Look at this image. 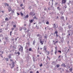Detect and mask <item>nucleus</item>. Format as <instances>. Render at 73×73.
Masks as SVG:
<instances>
[{
  "instance_id": "1",
  "label": "nucleus",
  "mask_w": 73,
  "mask_h": 73,
  "mask_svg": "<svg viewBox=\"0 0 73 73\" xmlns=\"http://www.w3.org/2000/svg\"><path fill=\"white\" fill-rule=\"evenodd\" d=\"M10 61L11 62H12V63L11 64H12V67H11V69H12L13 68H14V66H15V62H13V60H12V59H10Z\"/></svg>"
},
{
  "instance_id": "2",
  "label": "nucleus",
  "mask_w": 73,
  "mask_h": 73,
  "mask_svg": "<svg viewBox=\"0 0 73 73\" xmlns=\"http://www.w3.org/2000/svg\"><path fill=\"white\" fill-rule=\"evenodd\" d=\"M5 40L6 42H7L8 41V35H6L5 37Z\"/></svg>"
},
{
  "instance_id": "3",
  "label": "nucleus",
  "mask_w": 73,
  "mask_h": 73,
  "mask_svg": "<svg viewBox=\"0 0 73 73\" xmlns=\"http://www.w3.org/2000/svg\"><path fill=\"white\" fill-rule=\"evenodd\" d=\"M35 13H34L33 14V12H30L29 13V15L30 16H33L34 15H35Z\"/></svg>"
},
{
  "instance_id": "4",
  "label": "nucleus",
  "mask_w": 73,
  "mask_h": 73,
  "mask_svg": "<svg viewBox=\"0 0 73 73\" xmlns=\"http://www.w3.org/2000/svg\"><path fill=\"white\" fill-rule=\"evenodd\" d=\"M58 29L60 31H63V28H62V27L61 26H60V27H58Z\"/></svg>"
},
{
  "instance_id": "5",
  "label": "nucleus",
  "mask_w": 73,
  "mask_h": 73,
  "mask_svg": "<svg viewBox=\"0 0 73 73\" xmlns=\"http://www.w3.org/2000/svg\"><path fill=\"white\" fill-rule=\"evenodd\" d=\"M52 65H56V61H52Z\"/></svg>"
},
{
  "instance_id": "6",
  "label": "nucleus",
  "mask_w": 73,
  "mask_h": 73,
  "mask_svg": "<svg viewBox=\"0 0 73 73\" xmlns=\"http://www.w3.org/2000/svg\"><path fill=\"white\" fill-rule=\"evenodd\" d=\"M60 19L63 20L64 21H65V19L64 18V17L63 16L61 17H60Z\"/></svg>"
},
{
  "instance_id": "7",
  "label": "nucleus",
  "mask_w": 73,
  "mask_h": 73,
  "mask_svg": "<svg viewBox=\"0 0 73 73\" xmlns=\"http://www.w3.org/2000/svg\"><path fill=\"white\" fill-rule=\"evenodd\" d=\"M61 66L62 67V68H65L66 67V66H65V64L63 63L61 65Z\"/></svg>"
},
{
  "instance_id": "8",
  "label": "nucleus",
  "mask_w": 73,
  "mask_h": 73,
  "mask_svg": "<svg viewBox=\"0 0 73 73\" xmlns=\"http://www.w3.org/2000/svg\"><path fill=\"white\" fill-rule=\"evenodd\" d=\"M45 52H46V54H47V53H48V56H49V53H50V52L49 51H48L47 50H46V51H45Z\"/></svg>"
},
{
  "instance_id": "9",
  "label": "nucleus",
  "mask_w": 73,
  "mask_h": 73,
  "mask_svg": "<svg viewBox=\"0 0 73 73\" xmlns=\"http://www.w3.org/2000/svg\"><path fill=\"white\" fill-rule=\"evenodd\" d=\"M73 32V31L71 30H69L67 31V32L68 33H71V32Z\"/></svg>"
},
{
  "instance_id": "10",
  "label": "nucleus",
  "mask_w": 73,
  "mask_h": 73,
  "mask_svg": "<svg viewBox=\"0 0 73 73\" xmlns=\"http://www.w3.org/2000/svg\"><path fill=\"white\" fill-rule=\"evenodd\" d=\"M40 43L41 44V45H43V44H44V43H43V42L42 41V40H41V39H40Z\"/></svg>"
},
{
  "instance_id": "11",
  "label": "nucleus",
  "mask_w": 73,
  "mask_h": 73,
  "mask_svg": "<svg viewBox=\"0 0 73 73\" xmlns=\"http://www.w3.org/2000/svg\"><path fill=\"white\" fill-rule=\"evenodd\" d=\"M68 28L69 29H71L72 28V26L71 25H68Z\"/></svg>"
},
{
  "instance_id": "12",
  "label": "nucleus",
  "mask_w": 73,
  "mask_h": 73,
  "mask_svg": "<svg viewBox=\"0 0 73 73\" xmlns=\"http://www.w3.org/2000/svg\"><path fill=\"white\" fill-rule=\"evenodd\" d=\"M56 24H54L53 25V28H54L55 29H56Z\"/></svg>"
},
{
  "instance_id": "13",
  "label": "nucleus",
  "mask_w": 73,
  "mask_h": 73,
  "mask_svg": "<svg viewBox=\"0 0 73 73\" xmlns=\"http://www.w3.org/2000/svg\"><path fill=\"white\" fill-rule=\"evenodd\" d=\"M62 3L65 4L66 3V0H62Z\"/></svg>"
},
{
  "instance_id": "14",
  "label": "nucleus",
  "mask_w": 73,
  "mask_h": 73,
  "mask_svg": "<svg viewBox=\"0 0 73 73\" xmlns=\"http://www.w3.org/2000/svg\"><path fill=\"white\" fill-rule=\"evenodd\" d=\"M20 46H21V47L19 48V51H21V48H23V47H22V46H21V45Z\"/></svg>"
},
{
  "instance_id": "15",
  "label": "nucleus",
  "mask_w": 73,
  "mask_h": 73,
  "mask_svg": "<svg viewBox=\"0 0 73 73\" xmlns=\"http://www.w3.org/2000/svg\"><path fill=\"white\" fill-rule=\"evenodd\" d=\"M58 69H59V70H60L61 69V70H62V71H64V69H63V68H59Z\"/></svg>"
},
{
  "instance_id": "16",
  "label": "nucleus",
  "mask_w": 73,
  "mask_h": 73,
  "mask_svg": "<svg viewBox=\"0 0 73 73\" xmlns=\"http://www.w3.org/2000/svg\"><path fill=\"white\" fill-rule=\"evenodd\" d=\"M8 11H9V12H11V7H10L9 9H8Z\"/></svg>"
},
{
  "instance_id": "17",
  "label": "nucleus",
  "mask_w": 73,
  "mask_h": 73,
  "mask_svg": "<svg viewBox=\"0 0 73 73\" xmlns=\"http://www.w3.org/2000/svg\"><path fill=\"white\" fill-rule=\"evenodd\" d=\"M8 57L9 58V59H10L11 58H12V57H11V54H9V56Z\"/></svg>"
},
{
  "instance_id": "18",
  "label": "nucleus",
  "mask_w": 73,
  "mask_h": 73,
  "mask_svg": "<svg viewBox=\"0 0 73 73\" xmlns=\"http://www.w3.org/2000/svg\"><path fill=\"white\" fill-rule=\"evenodd\" d=\"M14 35H16V36H17L18 35V33H17V32H15Z\"/></svg>"
},
{
  "instance_id": "19",
  "label": "nucleus",
  "mask_w": 73,
  "mask_h": 73,
  "mask_svg": "<svg viewBox=\"0 0 73 73\" xmlns=\"http://www.w3.org/2000/svg\"><path fill=\"white\" fill-rule=\"evenodd\" d=\"M28 46H27V45H26V46L25 47V49H28Z\"/></svg>"
},
{
  "instance_id": "20",
  "label": "nucleus",
  "mask_w": 73,
  "mask_h": 73,
  "mask_svg": "<svg viewBox=\"0 0 73 73\" xmlns=\"http://www.w3.org/2000/svg\"><path fill=\"white\" fill-rule=\"evenodd\" d=\"M55 34V33L56 35H57V34H58V31H55V32L54 33Z\"/></svg>"
},
{
  "instance_id": "21",
  "label": "nucleus",
  "mask_w": 73,
  "mask_h": 73,
  "mask_svg": "<svg viewBox=\"0 0 73 73\" xmlns=\"http://www.w3.org/2000/svg\"><path fill=\"white\" fill-rule=\"evenodd\" d=\"M57 9L59 10V11H60L61 10V8H60V6H59L58 7H57Z\"/></svg>"
},
{
  "instance_id": "22",
  "label": "nucleus",
  "mask_w": 73,
  "mask_h": 73,
  "mask_svg": "<svg viewBox=\"0 0 73 73\" xmlns=\"http://www.w3.org/2000/svg\"><path fill=\"white\" fill-rule=\"evenodd\" d=\"M25 17V18H28V17H29V16L28 15H27Z\"/></svg>"
},
{
  "instance_id": "23",
  "label": "nucleus",
  "mask_w": 73,
  "mask_h": 73,
  "mask_svg": "<svg viewBox=\"0 0 73 73\" xmlns=\"http://www.w3.org/2000/svg\"><path fill=\"white\" fill-rule=\"evenodd\" d=\"M33 45H35V40H34L33 41Z\"/></svg>"
},
{
  "instance_id": "24",
  "label": "nucleus",
  "mask_w": 73,
  "mask_h": 73,
  "mask_svg": "<svg viewBox=\"0 0 73 73\" xmlns=\"http://www.w3.org/2000/svg\"><path fill=\"white\" fill-rule=\"evenodd\" d=\"M5 59L6 60V61H8V60H9V59L8 58H5Z\"/></svg>"
},
{
  "instance_id": "25",
  "label": "nucleus",
  "mask_w": 73,
  "mask_h": 73,
  "mask_svg": "<svg viewBox=\"0 0 73 73\" xmlns=\"http://www.w3.org/2000/svg\"><path fill=\"white\" fill-rule=\"evenodd\" d=\"M45 47V46H44V50H45V51H46V48Z\"/></svg>"
},
{
  "instance_id": "26",
  "label": "nucleus",
  "mask_w": 73,
  "mask_h": 73,
  "mask_svg": "<svg viewBox=\"0 0 73 73\" xmlns=\"http://www.w3.org/2000/svg\"><path fill=\"white\" fill-rule=\"evenodd\" d=\"M31 28V23H29V25H28V28L29 29Z\"/></svg>"
},
{
  "instance_id": "27",
  "label": "nucleus",
  "mask_w": 73,
  "mask_h": 73,
  "mask_svg": "<svg viewBox=\"0 0 73 73\" xmlns=\"http://www.w3.org/2000/svg\"><path fill=\"white\" fill-rule=\"evenodd\" d=\"M29 21L31 23H33V19Z\"/></svg>"
},
{
  "instance_id": "28",
  "label": "nucleus",
  "mask_w": 73,
  "mask_h": 73,
  "mask_svg": "<svg viewBox=\"0 0 73 73\" xmlns=\"http://www.w3.org/2000/svg\"><path fill=\"white\" fill-rule=\"evenodd\" d=\"M5 21H8L9 20V19L7 17H6V19H5Z\"/></svg>"
},
{
  "instance_id": "29",
  "label": "nucleus",
  "mask_w": 73,
  "mask_h": 73,
  "mask_svg": "<svg viewBox=\"0 0 73 73\" xmlns=\"http://www.w3.org/2000/svg\"><path fill=\"white\" fill-rule=\"evenodd\" d=\"M2 32H3V30L2 29H0V33H2Z\"/></svg>"
},
{
  "instance_id": "30",
  "label": "nucleus",
  "mask_w": 73,
  "mask_h": 73,
  "mask_svg": "<svg viewBox=\"0 0 73 73\" xmlns=\"http://www.w3.org/2000/svg\"><path fill=\"white\" fill-rule=\"evenodd\" d=\"M57 68H59L60 67V65L59 64H58L56 65V66Z\"/></svg>"
},
{
  "instance_id": "31",
  "label": "nucleus",
  "mask_w": 73,
  "mask_h": 73,
  "mask_svg": "<svg viewBox=\"0 0 73 73\" xmlns=\"http://www.w3.org/2000/svg\"><path fill=\"white\" fill-rule=\"evenodd\" d=\"M19 29H20V31H21L22 29H23V27H20L19 28Z\"/></svg>"
},
{
  "instance_id": "32",
  "label": "nucleus",
  "mask_w": 73,
  "mask_h": 73,
  "mask_svg": "<svg viewBox=\"0 0 73 73\" xmlns=\"http://www.w3.org/2000/svg\"><path fill=\"white\" fill-rule=\"evenodd\" d=\"M56 43H58V41H56L54 43V45H56Z\"/></svg>"
},
{
  "instance_id": "33",
  "label": "nucleus",
  "mask_w": 73,
  "mask_h": 73,
  "mask_svg": "<svg viewBox=\"0 0 73 73\" xmlns=\"http://www.w3.org/2000/svg\"><path fill=\"white\" fill-rule=\"evenodd\" d=\"M63 40H64V37H62V38L61 39V42H63Z\"/></svg>"
},
{
  "instance_id": "34",
  "label": "nucleus",
  "mask_w": 73,
  "mask_h": 73,
  "mask_svg": "<svg viewBox=\"0 0 73 73\" xmlns=\"http://www.w3.org/2000/svg\"><path fill=\"white\" fill-rule=\"evenodd\" d=\"M35 58H34V57H33V60L34 61V62H35Z\"/></svg>"
},
{
  "instance_id": "35",
  "label": "nucleus",
  "mask_w": 73,
  "mask_h": 73,
  "mask_svg": "<svg viewBox=\"0 0 73 73\" xmlns=\"http://www.w3.org/2000/svg\"><path fill=\"white\" fill-rule=\"evenodd\" d=\"M68 72H69H69H70V71H68V70H66V72L65 73H68Z\"/></svg>"
},
{
  "instance_id": "36",
  "label": "nucleus",
  "mask_w": 73,
  "mask_h": 73,
  "mask_svg": "<svg viewBox=\"0 0 73 73\" xmlns=\"http://www.w3.org/2000/svg\"><path fill=\"white\" fill-rule=\"evenodd\" d=\"M0 56H1V57H2V58H3V54H0Z\"/></svg>"
},
{
  "instance_id": "37",
  "label": "nucleus",
  "mask_w": 73,
  "mask_h": 73,
  "mask_svg": "<svg viewBox=\"0 0 73 73\" xmlns=\"http://www.w3.org/2000/svg\"><path fill=\"white\" fill-rule=\"evenodd\" d=\"M37 37H40V36H41V35L39 34H38L36 35Z\"/></svg>"
},
{
  "instance_id": "38",
  "label": "nucleus",
  "mask_w": 73,
  "mask_h": 73,
  "mask_svg": "<svg viewBox=\"0 0 73 73\" xmlns=\"http://www.w3.org/2000/svg\"><path fill=\"white\" fill-rule=\"evenodd\" d=\"M57 50H55V54H57Z\"/></svg>"
},
{
  "instance_id": "39",
  "label": "nucleus",
  "mask_w": 73,
  "mask_h": 73,
  "mask_svg": "<svg viewBox=\"0 0 73 73\" xmlns=\"http://www.w3.org/2000/svg\"><path fill=\"white\" fill-rule=\"evenodd\" d=\"M46 24H49V21H47L46 23Z\"/></svg>"
},
{
  "instance_id": "40",
  "label": "nucleus",
  "mask_w": 73,
  "mask_h": 73,
  "mask_svg": "<svg viewBox=\"0 0 73 73\" xmlns=\"http://www.w3.org/2000/svg\"><path fill=\"white\" fill-rule=\"evenodd\" d=\"M58 36H59V35H58V34H56V36L57 38V37H58Z\"/></svg>"
},
{
  "instance_id": "41",
  "label": "nucleus",
  "mask_w": 73,
  "mask_h": 73,
  "mask_svg": "<svg viewBox=\"0 0 73 73\" xmlns=\"http://www.w3.org/2000/svg\"><path fill=\"white\" fill-rule=\"evenodd\" d=\"M42 66V64L41 63L40 64V67H41Z\"/></svg>"
},
{
  "instance_id": "42",
  "label": "nucleus",
  "mask_w": 73,
  "mask_h": 73,
  "mask_svg": "<svg viewBox=\"0 0 73 73\" xmlns=\"http://www.w3.org/2000/svg\"><path fill=\"white\" fill-rule=\"evenodd\" d=\"M58 53H61V51L60 50H58Z\"/></svg>"
},
{
  "instance_id": "43",
  "label": "nucleus",
  "mask_w": 73,
  "mask_h": 73,
  "mask_svg": "<svg viewBox=\"0 0 73 73\" xmlns=\"http://www.w3.org/2000/svg\"><path fill=\"white\" fill-rule=\"evenodd\" d=\"M44 38L45 39L46 38H47V36H44Z\"/></svg>"
},
{
  "instance_id": "44",
  "label": "nucleus",
  "mask_w": 73,
  "mask_h": 73,
  "mask_svg": "<svg viewBox=\"0 0 73 73\" xmlns=\"http://www.w3.org/2000/svg\"><path fill=\"white\" fill-rule=\"evenodd\" d=\"M55 5H57V4H58V3L57 2H55Z\"/></svg>"
},
{
  "instance_id": "45",
  "label": "nucleus",
  "mask_w": 73,
  "mask_h": 73,
  "mask_svg": "<svg viewBox=\"0 0 73 73\" xmlns=\"http://www.w3.org/2000/svg\"><path fill=\"white\" fill-rule=\"evenodd\" d=\"M17 53L18 54V55H19L20 54V53L19 52H18Z\"/></svg>"
},
{
  "instance_id": "46",
  "label": "nucleus",
  "mask_w": 73,
  "mask_h": 73,
  "mask_svg": "<svg viewBox=\"0 0 73 73\" xmlns=\"http://www.w3.org/2000/svg\"><path fill=\"white\" fill-rule=\"evenodd\" d=\"M70 72H72V68H70Z\"/></svg>"
},
{
  "instance_id": "47",
  "label": "nucleus",
  "mask_w": 73,
  "mask_h": 73,
  "mask_svg": "<svg viewBox=\"0 0 73 73\" xmlns=\"http://www.w3.org/2000/svg\"><path fill=\"white\" fill-rule=\"evenodd\" d=\"M29 51H31L32 50V48H30L29 49Z\"/></svg>"
},
{
  "instance_id": "48",
  "label": "nucleus",
  "mask_w": 73,
  "mask_h": 73,
  "mask_svg": "<svg viewBox=\"0 0 73 73\" xmlns=\"http://www.w3.org/2000/svg\"><path fill=\"white\" fill-rule=\"evenodd\" d=\"M21 52H23V47H22L21 48Z\"/></svg>"
},
{
  "instance_id": "49",
  "label": "nucleus",
  "mask_w": 73,
  "mask_h": 73,
  "mask_svg": "<svg viewBox=\"0 0 73 73\" xmlns=\"http://www.w3.org/2000/svg\"><path fill=\"white\" fill-rule=\"evenodd\" d=\"M20 7H21V8L22 7V6H23V4H21V5H20Z\"/></svg>"
},
{
  "instance_id": "50",
  "label": "nucleus",
  "mask_w": 73,
  "mask_h": 73,
  "mask_svg": "<svg viewBox=\"0 0 73 73\" xmlns=\"http://www.w3.org/2000/svg\"><path fill=\"white\" fill-rule=\"evenodd\" d=\"M11 11H12L11 13H14V12H15V11L13 10Z\"/></svg>"
},
{
  "instance_id": "51",
  "label": "nucleus",
  "mask_w": 73,
  "mask_h": 73,
  "mask_svg": "<svg viewBox=\"0 0 73 73\" xmlns=\"http://www.w3.org/2000/svg\"><path fill=\"white\" fill-rule=\"evenodd\" d=\"M28 9H32V7H31V6H30L28 8Z\"/></svg>"
},
{
  "instance_id": "52",
  "label": "nucleus",
  "mask_w": 73,
  "mask_h": 73,
  "mask_svg": "<svg viewBox=\"0 0 73 73\" xmlns=\"http://www.w3.org/2000/svg\"><path fill=\"white\" fill-rule=\"evenodd\" d=\"M61 60V59L59 58L58 59V61H60Z\"/></svg>"
},
{
  "instance_id": "53",
  "label": "nucleus",
  "mask_w": 73,
  "mask_h": 73,
  "mask_svg": "<svg viewBox=\"0 0 73 73\" xmlns=\"http://www.w3.org/2000/svg\"><path fill=\"white\" fill-rule=\"evenodd\" d=\"M12 33V31H10V36H11V34Z\"/></svg>"
},
{
  "instance_id": "54",
  "label": "nucleus",
  "mask_w": 73,
  "mask_h": 73,
  "mask_svg": "<svg viewBox=\"0 0 73 73\" xmlns=\"http://www.w3.org/2000/svg\"><path fill=\"white\" fill-rule=\"evenodd\" d=\"M27 45H29V43H28V42H27Z\"/></svg>"
},
{
  "instance_id": "55",
  "label": "nucleus",
  "mask_w": 73,
  "mask_h": 73,
  "mask_svg": "<svg viewBox=\"0 0 73 73\" xmlns=\"http://www.w3.org/2000/svg\"><path fill=\"white\" fill-rule=\"evenodd\" d=\"M13 27H14V28H16V25H13Z\"/></svg>"
},
{
  "instance_id": "56",
  "label": "nucleus",
  "mask_w": 73,
  "mask_h": 73,
  "mask_svg": "<svg viewBox=\"0 0 73 73\" xmlns=\"http://www.w3.org/2000/svg\"><path fill=\"white\" fill-rule=\"evenodd\" d=\"M46 10H47V9H46V8H45L44 9V11H46Z\"/></svg>"
},
{
  "instance_id": "57",
  "label": "nucleus",
  "mask_w": 73,
  "mask_h": 73,
  "mask_svg": "<svg viewBox=\"0 0 73 73\" xmlns=\"http://www.w3.org/2000/svg\"><path fill=\"white\" fill-rule=\"evenodd\" d=\"M5 6L6 7V6H7V3H5Z\"/></svg>"
},
{
  "instance_id": "58",
  "label": "nucleus",
  "mask_w": 73,
  "mask_h": 73,
  "mask_svg": "<svg viewBox=\"0 0 73 73\" xmlns=\"http://www.w3.org/2000/svg\"><path fill=\"white\" fill-rule=\"evenodd\" d=\"M8 28H5V30H6V31H7V30H8Z\"/></svg>"
},
{
  "instance_id": "59",
  "label": "nucleus",
  "mask_w": 73,
  "mask_h": 73,
  "mask_svg": "<svg viewBox=\"0 0 73 73\" xmlns=\"http://www.w3.org/2000/svg\"><path fill=\"white\" fill-rule=\"evenodd\" d=\"M21 13V16H23V13Z\"/></svg>"
},
{
  "instance_id": "60",
  "label": "nucleus",
  "mask_w": 73,
  "mask_h": 73,
  "mask_svg": "<svg viewBox=\"0 0 73 73\" xmlns=\"http://www.w3.org/2000/svg\"><path fill=\"white\" fill-rule=\"evenodd\" d=\"M11 30L13 31V30H14V28H11Z\"/></svg>"
},
{
  "instance_id": "61",
  "label": "nucleus",
  "mask_w": 73,
  "mask_h": 73,
  "mask_svg": "<svg viewBox=\"0 0 73 73\" xmlns=\"http://www.w3.org/2000/svg\"><path fill=\"white\" fill-rule=\"evenodd\" d=\"M4 45H5V44H6V42H5V41H4Z\"/></svg>"
},
{
  "instance_id": "62",
  "label": "nucleus",
  "mask_w": 73,
  "mask_h": 73,
  "mask_svg": "<svg viewBox=\"0 0 73 73\" xmlns=\"http://www.w3.org/2000/svg\"><path fill=\"white\" fill-rule=\"evenodd\" d=\"M64 8H66V6H65L64 7Z\"/></svg>"
},
{
  "instance_id": "63",
  "label": "nucleus",
  "mask_w": 73,
  "mask_h": 73,
  "mask_svg": "<svg viewBox=\"0 0 73 73\" xmlns=\"http://www.w3.org/2000/svg\"><path fill=\"white\" fill-rule=\"evenodd\" d=\"M17 15H20V14L18 13H17Z\"/></svg>"
},
{
  "instance_id": "64",
  "label": "nucleus",
  "mask_w": 73,
  "mask_h": 73,
  "mask_svg": "<svg viewBox=\"0 0 73 73\" xmlns=\"http://www.w3.org/2000/svg\"><path fill=\"white\" fill-rule=\"evenodd\" d=\"M30 73H33V72L31 71L30 72Z\"/></svg>"
}]
</instances>
